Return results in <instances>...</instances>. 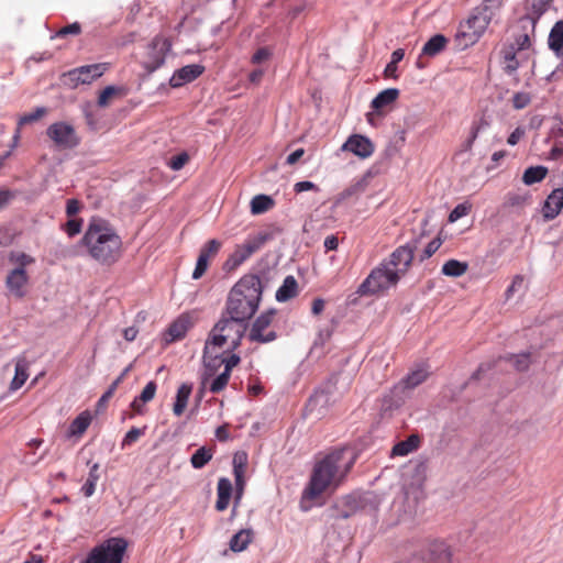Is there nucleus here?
Wrapping results in <instances>:
<instances>
[{"label": "nucleus", "instance_id": "f257e3e1", "mask_svg": "<svg viewBox=\"0 0 563 563\" xmlns=\"http://www.w3.org/2000/svg\"><path fill=\"white\" fill-rule=\"evenodd\" d=\"M354 460L345 459L344 450H333L318 460L310 474L308 484L301 494L300 507L309 510L307 501H312L327 492H334L340 487L350 473Z\"/></svg>", "mask_w": 563, "mask_h": 563}, {"label": "nucleus", "instance_id": "f03ea898", "mask_svg": "<svg viewBox=\"0 0 563 563\" xmlns=\"http://www.w3.org/2000/svg\"><path fill=\"white\" fill-rule=\"evenodd\" d=\"M262 282L256 275H245L231 289L227 301L228 316L246 322L258 308Z\"/></svg>", "mask_w": 563, "mask_h": 563}, {"label": "nucleus", "instance_id": "7ed1b4c3", "mask_svg": "<svg viewBox=\"0 0 563 563\" xmlns=\"http://www.w3.org/2000/svg\"><path fill=\"white\" fill-rule=\"evenodd\" d=\"M245 330V322L231 316L222 317L209 334L205 345V354L213 353L214 350H220L225 344H229L230 352L235 350L241 344Z\"/></svg>", "mask_w": 563, "mask_h": 563}, {"label": "nucleus", "instance_id": "20e7f679", "mask_svg": "<svg viewBox=\"0 0 563 563\" xmlns=\"http://www.w3.org/2000/svg\"><path fill=\"white\" fill-rule=\"evenodd\" d=\"M399 280L397 274L387 268L386 264H379L360 284L356 295L360 297H382L387 295L389 289L395 288Z\"/></svg>", "mask_w": 563, "mask_h": 563}, {"label": "nucleus", "instance_id": "39448f33", "mask_svg": "<svg viewBox=\"0 0 563 563\" xmlns=\"http://www.w3.org/2000/svg\"><path fill=\"white\" fill-rule=\"evenodd\" d=\"M9 261L14 267L7 275L5 286L11 295L16 298H23L29 284L27 267L33 265L35 260L24 252L12 251Z\"/></svg>", "mask_w": 563, "mask_h": 563}, {"label": "nucleus", "instance_id": "423d86ee", "mask_svg": "<svg viewBox=\"0 0 563 563\" xmlns=\"http://www.w3.org/2000/svg\"><path fill=\"white\" fill-rule=\"evenodd\" d=\"M86 246H96L97 244H121L120 236L114 232L111 224L102 219L95 217L90 220L88 229L84 236Z\"/></svg>", "mask_w": 563, "mask_h": 563}, {"label": "nucleus", "instance_id": "0eeeda50", "mask_svg": "<svg viewBox=\"0 0 563 563\" xmlns=\"http://www.w3.org/2000/svg\"><path fill=\"white\" fill-rule=\"evenodd\" d=\"M107 69V63L80 66L64 73L62 75V81L68 88L76 89L80 85H89L100 78Z\"/></svg>", "mask_w": 563, "mask_h": 563}, {"label": "nucleus", "instance_id": "6e6552de", "mask_svg": "<svg viewBox=\"0 0 563 563\" xmlns=\"http://www.w3.org/2000/svg\"><path fill=\"white\" fill-rule=\"evenodd\" d=\"M126 542L121 538H111L95 548L82 563H121Z\"/></svg>", "mask_w": 563, "mask_h": 563}, {"label": "nucleus", "instance_id": "1a4fd4ad", "mask_svg": "<svg viewBox=\"0 0 563 563\" xmlns=\"http://www.w3.org/2000/svg\"><path fill=\"white\" fill-rule=\"evenodd\" d=\"M241 362L239 355L230 353V354H218V350H214L213 353H203V365L205 372L202 376V387H205L210 377H213L221 365H224V371L232 373L233 367L238 366ZM203 395V388L199 390L200 398Z\"/></svg>", "mask_w": 563, "mask_h": 563}, {"label": "nucleus", "instance_id": "9d476101", "mask_svg": "<svg viewBox=\"0 0 563 563\" xmlns=\"http://www.w3.org/2000/svg\"><path fill=\"white\" fill-rule=\"evenodd\" d=\"M172 48L169 38L156 35L146 47L142 66L147 73H153L162 67L165 63L167 53Z\"/></svg>", "mask_w": 563, "mask_h": 563}, {"label": "nucleus", "instance_id": "9b49d317", "mask_svg": "<svg viewBox=\"0 0 563 563\" xmlns=\"http://www.w3.org/2000/svg\"><path fill=\"white\" fill-rule=\"evenodd\" d=\"M46 134L58 150H71L80 143L75 128L64 121L52 123L47 128Z\"/></svg>", "mask_w": 563, "mask_h": 563}, {"label": "nucleus", "instance_id": "f8f14e48", "mask_svg": "<svg viewBox=\"0 0 563 563\" xmlns=\"http://www.w3.org/2000/svg\"><path fill=\"white\" fill-rule=\"evenodd\" d=\"M276 311L268 310L261 313L254 321L249 334V339L253 342L268 343L276 339L274 331H266L275 318Z\"/></svg>", "mask_w": 563, "mask_h": 563}, {"label": "nucleus", "instance_id": "ddd939ff", "mask_svg": "<svg viewBox=\"0 0 563 563\" xmlns=\"http://www.w3.org/2000/svg\"><path fill=\"white\" fill-rule=\"evenodd\" d=\"M452 550L444 541L433 540L427 544L421 558L424 563H453Z\"/></svg>", "mask_w": 563, "mask_h": 563}, {"label": "nucleus", "instance_id": "4468645a", "mask_svg": "<svg viewBox=\"0 0 563 563\" xmlns=\"http://www.w3.org/2000/svg\"><path fill=\"white\" fill-rule=\"evenodd\" d=\"M412 260V249H396L390 254L389 258L383 261L380 264H386L387 268L401 278L407 273Z\"/></svg>", "mask_w": 563, "mask_h": 563}, {"label": "nucleus", "instance_id": "2eb2a0df", "mask_svg": "<svg viewBox=\"0 0 563 563\" xmlns=\"http://www.w3.org/2000/svg\"><path fill=\"white\" fill-rule=\"evenodd\" d=\"M489 22L475 9L464 24H461V34L467 37L471 43H475L486 31Z\"/></svg>", "mask_w": 563, "mask_h": 563}, {"label": "nucleus", "instance_id": "dca6fc26", "mask_svg": "<svg viewBox=\"0 0 563 563\" xmlns=\"http://www.w3.org/2000/svg\"><path fill=\"white\" fill-rule=\"evenodd\" d=\"M344 152H351L362 159L373 155L375 146L373 142L361 134L351 135L341 147Z\"/></svg>", "mask_w": 563, "mask_h": 563}, {"label": "nucleus", "instance_id": "f3484780", "mask_svg": "<svg viewBox=\"0 0 563 563\" xmlns=\"http://www.w3.org/2000/svg\"><path fill=\"white\" fill-rule=\"evenodd\" d=\"M192 327V322L188 314L179 316L165 331L164 341L166 344L179 341L185 338L188 330Z\"/></svg>", "mask_w": 563, "mask_h": 563}, {"label": "nucleus", "instance_id": "a211bd4d", "mask_svg": "<svg viewBox=\"0 0 563 563\" xmlns=\"http://www.w3.org/2000/svg\"><path fill=\"white\" fill-rule=\"evenodd\" d=\"M203 71L205 67L202 65L192 64L184 66L174 73L169 79V85L173 88L181 87L197 79Z\"/></svg>", "mask_w": 563, "mask_h": 563}, {"label": "nucleus", "instance_id": "6ab92c4d", "mask_svg": "<svg viewBox=\"0 0 563 563\" xmlns=\"http://www.w3.org/2000/svg\"><path fill=\"white\" fill-rule=\"evenodd\" d=\"M399 97V90L397 88H388L380 91L371 102V108L376 111L377 114L385 115L396 102Z\"/></svg>", "mask_w": 563, "mask_h": 563}, {"label": "nucleus", "instance_id": "aec40b11", "mask_svg": "<svg viewBox=\"0 0 563 563\" xmlns=\"http://www.w3.org/2000/svg\"><path fill=\"white\" fill-rule=\"evenodd\" d=\"M360 508L358 499L353 495H346L338 500L332 509L335 511V519H347L353 516Z\"/></svg>", "mask_w": 563, "mask_h": 563}, {"label": "nucleus", "instance_id": "412c9836", "mask_svg": "<svg viewBox=\"0 0 563 563\" xmlns=\"http://www.w3.org/2000/svg\"><path fill=\"white\" fill-rule=\"evenodd\" d=\"M563 208V188L554 189L545 199L543 214L547 219H554Z\"/></svg>", "mask_w": 563, "mask_h": 563}, {"label": "nucleus", "instance_id": "4be33fe9", "mask_svg": "<svg viewBox=\"0 0 563 563\" xmlns=\"http://www.w3.org/2000/svg\"><path fill=\"white\" fill-rule=\"evenodd\" d=\"M217 494L218 498L216 501V509L218 511H224L230 504V498L232 494V483L229 478L221 477L218 481Z\"/></svg>", "mask_w": 563, "mask_h": 563}, {"label": "nucleus", "instance_id": "5701e85b", "mask_svg": "<svg viewBox=\"0 0 563 563\" xmlns=\"http://www.w3.org/2000/svg\"><path fill=\"white\" fill-rule=\"evenodd\" d=\"M29 361L26 357L19 356L15 361V374L13 379L10 383V390L15 391L20 389L26 379L29 378Z\"/></svg>", "mask_w": 563, "mask_h": 563}, {"label": "nucleus", "instance_id": "b1692460", "mask_svg": "<svg viewBox=\"0 0 563 563\" xmlns=\"http://www.w3.org/2000/svg\"><path fill=\"white\" fill-rule=\"evenodd\" d=\"M121 249H87L90 257L102 265H111L121 256Z\"/></svg>", "mask_w": 563, "mask_h": 563}, {"label": "nucleus", "instance_id": "393cba45", "mask_svg": "<svg viewBox=\"0 0 563 563\" xmlns=\"http://www.w3.org/2000/svg\"><path fill=\"white\" fill-rule=\"evenodd\" d=\"M548 45L556 56L563 54V20L555 22L552 26L548 37Z\"/></svg>", "mask_w": 563, "mask_h": 563}, {"label": "nucleus", "instance_id": "a878e982", "mask_svg": "<svg viewBox=\"0 0 563 563\" xmlns=\"http://www.w3.org/2000/svg\"><path fill=\"white\" fill-rule=\"evenodd\" d=\"M191 391H192L191 384L184 383L179 386L177 394H176V399H175V402L173 406V412L175 416L179 417L184 413V411L187 407V404H188V399L191 395Z\"/></svg>", "mask_w": 563, "mask_h": 563}, {"label": "nucleus", "instance_id": "bb28decb", "mask_svg": "<svg viewBox=\"0 0 563 563\" xmlns=\"http://www.w3.org/2000/svg\"><path fill=\"white\" fill-rule=\"evenodd\" d=\"M420 445V438L417 434H411L405 441H400L394 445L391 450L393 456H406L416 451Z\"/></svg>", "mask_w": 563, "mask_h": 563}, {"label": "nucleus", "instance_id": "cd10ccee", "mask_svg": "<svg viewBox=\"0 0 563 563\" xmlns=\"http://www.w3.org/2000/svg\"><path fill=\"white\" fill-rule=\"evenodd\" d=\"M504 0H483L475 10L490 23L500 12Z\"/></svg>", "mask_w": 563, "mask_h": 563}, {"label": "nucleus", "instance_id": "c85d7f7f", "mask_svg": "<svg viewBox=\"0 0 563 563\" xmlns=\"http://www.w3.org/2000/svg\"><path fill=\"white\" fill-rule=\"evenodd\" d=\"M448 44V40L442 34L433 35L422 47L421 55L433 57L441 53Z\"/></svg>", "mask_w": 563, "mask_h": 563}, {"label": "nucleus", "instance_id": "c756f323", "mask_svg": "<svg viewBox=\"0 0 563 563\" xmlns=\"http://www.w3.org/2000/svg\"><path fill=\"white\" fill-rule=\"evenodd\" d=\"M253 540V531L251 529H242L236 532L230 540V549L233 552H242Z\"/></svg>", "mask_w": 563, "mask_h": 563}, {"label": "nucleus", "instance_id": "7c9ffc66", "mask_svg": "<svg viewBox=\"0 0 563 563\" xmlns=\"http://www.w3.org/2000/svg\"><path fill=\"white\" fill-rule=\"evenodd\" d=\"M218 249H205L198 256L196 267L192 273L194 279H199L207 272L211 258L216 255Z\"/></svg>", "mask_w": 563, "mask_h": 563}, {"label": "nucleus", "instance_id": "2f4dec72", "mask_svg": "<svg viewBox=\"0 0 563 563\" xmlns=\"http://www.w3.org/2000/svg\"><path fill=\"white\" fill-rule=\"evenodd\" d=\"M297 295V282L292 276H287L283 285L276 291V299L287 301Z\"/></svg>", "mask_w": 563, "mask_h": 563}, {"label": "nucleus", "instance_id": "473e14b6", "mask_svg": "<svg viewBox=\"0 0 563 563\" xmlns=\"http://www.w3.org/2000/svg\"><path fill=\"white\" fill-rule=\"evenodd\" d=\"M429 376V371L426 366H419L418 368L411 371L401 383L406 388H415L422 384Z\"/></svg>", "mask_w": 563, "mask_h": 563}, {"label": "nucleus", "instance_id": "72a5a7b5", "mask_svg": "<svg viewBox=\"0 0 563 563\" xmlns=\"http://www.w3.org/2000/svg\"><path fill=\"white\" fill-rule=\"evenodd\" d=\"M91 423V415L89 411L79 413L70 423V435H82Z\"/></svg>", "mask_w": 563, "mask_h": 563}, {"label": "nucleus", "instance_id": "f704fd0d", "mask_svg": "<svg viewBox=\"0 0 563 563\" xmlns=\"http://www.w3.org/2000/svg\"><path fill=\"white\" fill-rule=\"evenodd\" d=\"M468 269V264L466 262H461L457 260H449L442 266V274L450 277H460L464 275Z\"/></svg>", "mask_w": 563, "mask_h": 563}, {"label": "nucleus", "instance_id": "c9c22d12", "mask_svg": "<svg viewBox=\"0 0 563 563\" xmlns=\"http://www.w3.org/2000/svg\"><path fill=\"white\" fill-rule=\"evenodd\" d=\"M517 52L518 51L512 44L505 46L501 51L505 64L504 69L508 74H512L519 68V62L516 57Z\"/></svg>", "mask_w": 563, "mask_h": 563}, {"label": "nucleus", "instance_id": "e433bc0d", "mask_svg": "<svg viewBox=\"0 0 563 563\" xmlns=\"http://www.w3.org/2000/svg\"><path fill=\"white\" fill-rule=\"evenodd\" d=\"M275 202L272 197L266 195H257L251 200V212L253 214H262L274 207Z\"/></svg>", "mask_w": 563, "mask_h": 563}, {"label": "nucleus", "instance_id": "4c0bfd02", "mask_svg": "<svg viewBox=\"0 0 563 563\" xmlns=\"http://www.w3.org/2000/svg\"><path fill=\"white\" fill-rule=\"evenodd\" d=\"M212 448L201 446L191 455L190 463L194 468L199 470L206 466L212 460Z\"/></svg>", "mask_w": 563, "mask_h": 563}, {"label": "nucleus", "instance_id": "58836bf2", "mask_svg": "<svg viewBox=\"0 0 563 563\" xmlns=\"http://www.w3.org/2000/svg\"><path fill=\"white\" fill-rule=\"evenodd\" d=\"M548 174V168L544 166H531L527 168L522 175L523 184L530 186L536 183L542 181Z\"/></svg>", "mask_w": 563, "mask_h": 563}, {"label": "nucleus", "instance_id": "ea45409f", "mask_svg": "<svg viewBox=\"0 0 563 563\" xmlns=\"http://www.w3.org/2000/svg\"><path fill=\"white\" fill-rule=\"evenodd\" d=\"M552 0H526L530 19L534 23L549 8Z\"/></svg>", "mask_w": 563, "mask_h": 563}, {"label": "nucleus", "instance_id": "a19ab883", "mask_svg": "<svg viewBox=\"0 0 563 563\" xmlns=\"http://www.w3.org/2000/svg\"><path fill=\"white\" fill-rule=\"evenodd\" d=\"M98 470H99V464L95 463L89 471V475H88L86 483L81 487V492L86 497L92 496L96 490V485H97V482L99 481Z\"/></svg>", "mask_w": 563, "mask_h": 563}, {"label": "nucleus", "instance_id": "79ce46f5", "mask_svg": "<svg viewBox=\"0 0 563 563\" xmlns=\"http://www.w3.org/2000/svg\"><path fill=\"white\" fill-rule=\"evenodd\" d=\"M46 113H47V109L46 108L38 107L33 112L26 113V114L22 115L19 119V122H18L19 126H18V130L15 132L14 139L18 140L20 137V128L22 125H25V124H29V123L37 121L41 118H43Z\"/></svg>", "mask_w": 563, "mask_h": 563}, {"label": "nucleus", "instance_id": "37998d69", "mask_svg": "<svg viewBox=\"0 0 563 563\" xmlns=\"http://www.w3.org/2000/svg\"><path fill=\"white\" fill-rule=\"evenodd\" d=\"M254 249H239L225 262V268L234 269L249 258Z\"/></svg>", "mask_w": 563, "mask_h": 563}, {"label": "nucleus", "instance_id": "c03bdc74", "mask_svg": "<svg viewBox=\"0 0 563 563\" xmlns=\"http://www.w3.org/2000/svg\"><path fill=\"white\" fill-rule=\"evenodd\" d=\"M230 377L231 373L224 369L218 376L210 377L209 380L211 379V382L209 384V390L213 394L221 393L228 386Z\"/></svg>", "mask_w": 563, "mask_h": 563}, {"label": "nucleus", "instance_id": "a18cd8bd", "mask_svg": "<svg viewBox=\"0 0 563 563\" xmlns=\"http://www.w3.org/2000/svg\"><path fill=\"white\" fill-rule=\"evenodd\" d=\"M146 427L143 428H131L124 435L121 448L124 449L126 446H131L134 444L139 439L145 434Z\"/></svg>", "mask_w": 563, "mask_h": 563}, {"label": "nucleus", "instance_id": "49530a36", "mask_svg": "<svg viewBox=\"0 0 563 563\" xmlns=\"http://www.w3.org/2000/svg\"><path fill=\"white\" fill-rule=\"evenodd\" d=\"M121 92V89L114 87V86H108L106 87L98 97V106L99 107H108L111 102V99L119 95Z\"/></svg>", "mask_w": 563, "mask_h": 563}, {"label": "nucleus", "instance_id": "de8ad7c7", "mask_svg": "<svg viewBox=\"0 0 563 563\" xmlns=\"http://www.w3.org/2000/svg\"><path fill=\"white\" fill-rule=\"evenodd\" d=\"M472 209V205L468 202H463L457 205L449 214V222L453 223L459 219L467 216Z\"/></svg>", "mask_w": 563, "mask_h": 563}, {"label": "nucleus", "instance_id": "09e8293b", "mask_svg": "<svg viewBox=\"0 0 563 563\" xmlns=\"http://www.w3.org/2000/svg\"><path fill=\"white\" fill-rule=\"evenodd\" d=\"M245 471L246 468L236 466L233 468V474L235 478V486H236V499H239L243 493L244 485H245Z\"/></svg>", "mask_w": 563, "mask_h": 563}, {"label": "nucleus", "instance_id": "8fccbe9b", "mask_svg": "<svg viewBox=\"0 0 563 563\" xmlns=\"http://www.w3.org/2000/svg\"><path fill=\"white\" fill-rule=\"evenodd\" d=\"M510 360L514 362V366L517 371L523 372L527 371L530 366V354L521 353L518 355H512Z\"/></svg>", "mask_w": 563, "mask_h": 563}, {"label": "nucleus", "instance_id": "3c124183", "mask_svg": "<svg viewBox=\"0 0 563 563\" xmlns=\"http://www.w3.org/2000/svg\"><path fill=\"white\" fill-rule=\"evenodd\" d=\"M531 102V96L529 92L520 91L516 92L512 97V107L517 110L528 107Z\"/></svg>", "mask_w": 563, "mask_h": 563}, {"label": "nucleus", "instance_id": "603ef678", "mask_svg": "<svg viewBox=\"0 0 563 563\" xmlns=\"http://www.w3.org/2000/svg\"><path fill=\"white\" fill-rule=\"evenodd\" d=\"M279 235H280V231L278 229H266L258 233L256 242L258 244L271 243V242L275 241L274 240L275 236H279Z\"/></svg>", "mask_w": 563, "mask_h": 563}, {"label": "nucleus", "instance_id": "864d4df0", "mask_svg": "<svg viewBox=\"0 0 563 563\" xmlns=\"http://www.w3.org/2000/svg\"><path fill=\"white\" fill-rule=\"evenodd\" d=\"M156 389V383L153 380L148 382L139 396L140 400H142L143 402L151 401L155 397Z\"/></svg>", "mask_w": 563, "mask_h": 563}, {"label": "nucleus", "instance_id": "5fc2aeb1", "mask_svg": "<svg viewBox=\"0 0 563 563\" xmlns=\"http://www.w3.org/2000/svg\"><path fill=\"white\" fill-rule=\"evenodd\" d=\"M367 185H368V178H367V176H363L360 180H357L356 183L351 185L344 191V194L346 196H352V195H356V194L363 192L365 190V188L367 187Z\"/></svg>", "mask_w": 563, "mask_h": 563}, {"label": "nucleus", "instance_id": "6e6d98bb", "mask_svg": "<svg viewBox=\"0 0 563 563\" xmlns=\"http://www.w3.org/2000/svg\"><path fill=\"white\" fill-rule=\"evenodd\" d=\"M81 33V25L78 22H74L68 24L62 29H59L56 33L57 37H65L67 35H78Z\"/></svg>", "mask_w": 563, "mask_h": 563}, {"label": "nucleus", "instance_id": "4d7b16f0", "mask_svg": "<svg viewBox=\"0 0 563 563\" xmlns=\"http://www.w3.org/2000/svg\"><path fill=\"white\" fill-rule=\"evenodd\" d=\"M82 220L73 218L69 219L65 224V231L69 236H75L81 230Z\"/></svg>", "mask_w": 563, "mask_h": 563}, {"label": "nucleus", "instance_id": "13d9d810", "mask_svg": "<svg viewBox=\"0 0 563 563\" xmlns=\"http://www.w3.org/2000/svg\"><path fill=\"white\" fill-rule=\"evenodd\" d=\"M189 161V156L187 153H180L176 156H173L169 162V167L173 170H179L181 169L186 163Z\"/></svg>", "mask_w": 563, "mask_h": 563}, {"label": "nucleus", "instance_id": "bf43d9fd", "mask_svg": "<svg viewBox=\"0 0 563 563\" xmlns=\"http://www.w3.org/2000/svg\"><path fill=\"white\" fill-rule=\"evenodd\" d=\"M523 286V277L522 276H516L510 286L506 290V296L509 298L511 297L517 290L522 288Z\"/></svg>", "mask_w": 563, "mask_h": 563}, {"label": "nucleus", "instance_id": "052dcab7", "mask_svg": "<svg viewBox=\"0 0 563 563\" xmlns=\"http://www.w3.org/2000/svg\"><path fill=\"white\" fill-rule=\"evenodd\" d=\"M80 208L81 205L77 199H68L66 203V213L71 218L79 212Z\"/></svg>", "mask_w": 563, "mask_h": 563}, {"label": "nucleus", "instance_id": "680f3d73", "mask_svg": "<svg viewBox=\"0 0 563 563\" xmlns=\"http://www.w3.org/2000/svg\"><path fill=\"white\" fill-rule=\"evenodd\" d=\"M517 51L528 49L531 45L530 37L528 34H521L516 37V43L514 44Z\"/></svg>", "mask_w": 563, "mask_h": 563}, {"label": "nucleus", "instance_id": "e2e57ef3", "mask_svg": "<svg viewBox=\"0 0 563 563\" xmlns=\"http://www.w3.org/2000/svg\"><path fill=\"white\" fill-rule=\"evenodd\" d=\"M486 124L485 122H481L478 124H473L471 129V135L468 140L465 143V150H470L474 143V141L477 139V135L482 129V125Z\"/></svg>", "mask_w": 563, "mask_h": 563}, {"label": "nucleus", "instance_id": "0e129e2a", "mask_svg": "<svg viewBox=\"0 0 563 563\" xmlns=\"http://www.w3.org/2000/svg\"><path fill=\"white\" fill-rule=\"evenodd\" d=\"M486 124L485 122H481L478 124H473L471 129V135L468 140L465 143V150H470L474 143V141L477 139V135L482 129V125Z\"/></svg>", "mask_w": 563, "mask_h": 563}, {"label": "nucleus", "instance_id": "69168bd1", "mask_svg": "<svg viewBox=\"0 0 563 563\" xmlns=\"http://www.w3.org/2000/svg\"><path fill=\"white\" fill-rule=\"evenodd\" d=\"M529 197L526 195L511 194L508 196V202L511 206H523L527 203Z\"/></svg>", "mask_w": 563, "mask_h": 563}, {"label": "nucleus", "instance_id": "338daca9", "mask_svg": "<svg viewBox=\"0 0 563 563\" xmlns=\"http://www.w3.org/2000/svg\"><path fill=\"white\" fill-rule=\"evenodd\" d=\"M133 365L130 364L128 365L123 371L122 373L118 376V378L109 386V389L112 390L113 393H115L118 386L123 382V379L126 377V375L130 373V371L132 369Z\"/></svg>", "mask_w": 563, "mask_h": 563}, {"label": "nucleus", "instance_id": "774afa93", "mask_svg": "<svg viewBox=\"0 0 563 563\" xmlns=\"http://www.w3.org/2000/svg\"><path fill=\"white\" fill-rule=\"evenodd\" d=\"M268 57H269V52H268V49H267V48L262 47V48H258V49L254 53V55H253V57H252V62H253L254 64H260V63H262V62L266 60Z\"/></svg>", "mask_w": 563, "mask_h": 563}]
</instances>
